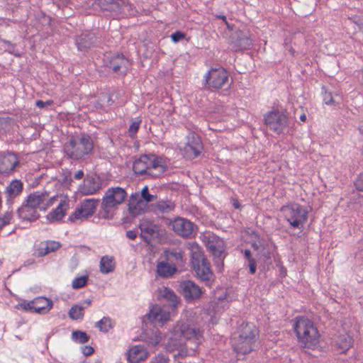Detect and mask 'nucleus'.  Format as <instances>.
<instances>
[{"label":"nucleus","mask_w":363,"mask_h":363,"mask_svg":"<svg viewBox=\"0 0 363 363\" xmlns=\"http://www.w3.org/2000/svg\"><path fill=\"white\" fill-rule=\"evenodd\" d=\"M202 338L201 332L189 324L179 321L173 329V333L166 343V349L170 352H177L174 357H185L191 354L198 347Z\"/></svg>","instance_id":"obj_1"},{"label":"nucleus","mask_w":363,"mask_h":363,"mask_svg":"<svg viewBox=\"0 0 363 363\" xmlns=\"http://www.w3.org/2000/svg\"><path fill=\"white\" fill-rule=\"evenodd\" d=\"M294 328L301 347L313 350L318 346L319 332L311 320L304 317H297Z\"/></svg>","instance_id":"obj_2"},{"label":"nucleus","mask_w":363,"mask_h":363,"mask_svg":"<svg viewBox=\"0 0 363 363\" xmlns=\"http://www.w3.org/2000/svg\"><path fill=\"white\" fill-rule=\"evenodd\" d=\"M94 149V142L90 135L80 134L72 137L64 145V152L73 160H84Z\"/></svg>","instance_id":"obj_3"},{"label":"nucleus","mask_w":363,"mask_h":363,"mask_svg":"<svg viewBox=\"0 0 363 363\" xmlns=\"http://www.w3.org/2000/svg\"><path fill=\"white\" fill-rule=\"evenodd\" d=\"M125 190L121 187H111L107 189L101 204V216L105 219H112L116 207L123 203L127 197Z\"/></svg>","instance_id":"obj_4"},{"label":"nucleus","mask_w":363,"mask_h":363,"mask_svg":"<svg viewBox=\"0 0 363 363\" xmlns=\"http://www.w3.org/2000/svg\"><path fill=\"white\" fill-rule=\"evenodd\" d=\"M285 219L289 225L294 228L301 229L308 219V211L298 203H291L281 208Z\"/></svg>","instance_id":"obj_5"},{"label":"nucleus","mask_w":363,"mask_h":363,"mask_svg":"<svg viewBox=\"0 0 363 363\" xmlns=\"http://www.w3.org/2000/svg\"><path fill=\"white\" fill-rule=\"evenodd\" d=\"M193 269L197 277L201 281L208 282L213 277L210 263L201 252H194L191 257Z\"/></svg>","instance_id":"obj_6"},{"label":"nucleus","mask_w":363,"mask_h":363,"mask_svg":"<svg viewBox=\"0 0 363 363\" xmlns=\"http://www.w3.org/2000/svg\"><path fill=\"white\" fill-rule=\"evenodd\" d=\"M55 200V196H50L48 191L43 190L30 194L27 197L26 202L28 203V206L35 209L40 208L46 210L53 204Z\"/></svg>","instance_id":"obj_7"},{"label":"nucleus","mask_w":363,"mask_h":363,"mask_svg":"<svg viewBox=\"0 0 363 363\" xmlns=\"http://www.w3.org/2000/svg\"><path fill=\"white\" fill-rule=\"evenodd\" d=\"M228 82V74L223 67L213 68L206 75V83L209 87L222 88Z\"/></svg>","instance_id":"obj_8"},{"label":"nucleus","mask_w":363,"mask_h":363,"mask_svg":"<svg viewBox=\"0 0 363 363\" xmlns=\"http://www.w3.org/2000/svg\"><path fill=\"white\" fill-rule=\"evenodd\" d=\"M97 205L98 200L94 199H85L69 216V220L74 222L75 220L86 219L94 213Z\"/></svg>","instance_id":"obj_9"},{"label":"nucleus","mask_w":363,"mask_h":363,"mask_svg":"<svg viewBox=\"0 0 363 363\" xmlns=\"http://www.w3.org/2000/svg\"><path fill=\"white\" fill-rule=\"evenodd\" d=\"M106 67L116 73L125 74L128 68V60L120 54H107L104 59Z\"/></svg>","instance_id":"obj_10"},{"label":"nucleus","mask_w":363,"mask_h":363,"mask_svg":"<svg viewBox=\"0 0 363 363\" xmlns=\"http://www.w3.org/2000/svg\"><path fill=\"white\" fill-rule=\"evenodd\" d=\"M265 124L277 133H281L286 128L287 118L279 111H270L264 116Z\"/></svg>","instance_id":"obj_11"},{"label":"nucleus","mask_w":363,"mask_h":363,"mask_svg":"<svg viewBox=\"0 0 363 363\" xmlns=\"http://www.w3.org/2000/svg\"><path fill=\"white\" fill-rule=\"evenodd\" d=\"M179 290L184 298L188 301L199 299L203 293L199 286L190 280L182 281L179 284Z\"/></svg>","instance_id":"obj_12"},{"label":"nucleus","mask_w":363,"mask_h":363,"mask_svg":"<svg viewBox=\"0 0 363 363\" xmlns=\"http://www.w3.org/2000/svg\"><path fill=\"white\" fill-rule=\"evenodd\" d=\"M170 225L179 236L190 238L193 235L194 224L186 218L178 217L170 222Z\"/></svg>","instance_id":"obj_13"},{"label":"nucleus","mask_w":363,"mask_h":363,"mask_svg":"<svg viewBox=\"0 0 363 363\" xmlns=\"http://www.w3.org/2000/svg\"><path fill=\"white\" fill-rule=\"evenodd\" d=\"M207 247L215 257L216 264L221 268L223 266L225 257L223 241L213 235L208 238Z\"/></svg>","instance_id":"obj_14"},{"label":"nucleus","mask_w":363,"mask_h":363,"mask_svg":"<svg viewBox=\"0 0 363 363\" xmlns=\"http://www.w3.org/2000/svg\"><path fill=\"white\" fill-rule=\"evenodd\" d=\"M230 45L235 51L247 49L252 45V40L247 30H236L230 38Z\"/></svg>","instance_id":"obj_15"},{"label":"nucleus","mask_w":363,"mask_h":363,"mask_svg":"<svg viewBox=\"0 0 363 363\" xmlns=\"http://www.w3.org/2000/svg\"><path fill=\"white\" fill-rule=\"evenodd\" d=\"M147 209H149V206L144 203V201H142L139 193L135 192L130 195L128 200V211L131 216L136 217L142 215Z\"/></svg>","instance_id":"obj_16"},{"label":"nucleus","mask_w":363,"mask_h":363,"mask_svg":"<svg viewBox=\"0 0 363 363\" xmlns=\"http://www.w3.org/2000/svg\"><path fill=\"white\" fill-rule=\"evenodd\" d=\"M202 150L201 142L199 137L191 135L188 138V142L184 147V155L189 159L196 157Z\"/></svg>","instance_id":"obj_17"},{"label":"nucleus","mask_w":363,"mask_h":363,"mask_svg":"<svg viewBox=\"0 0 363 363\" xmlns=\"http://www.w3.org/2000/svg\"><path fill=\"white\" fill-rule=\"evenodd\" d=\"M96 40L97 38L94 33L87 31L78 36L75 43L79 51L86 52L95 45Z\"/></svg>","instance_id":"obj_18"},{"label":"nucleus","mask_w":363,"mask_h":363,"mask_svg":"<svg viewBox=\"0 0 363 363\" xmlns=\"http://www.w3.org/2000/svg\"><path fill=\"white\" fill-rule=\"evenodd\" d=\"M255 340H252V337L242 339L237 336H233L232 345L234 350L238 354H246L253 350V345Z\"/></svg>","instance_id":"obj_19"},{"label":"nucleus","mask_w":363,"mask_h":363,"mask_svg":"<svg viewBox=\"0 0 363 363\" xmlns=\"http://www.w3.org/2000/svg\"><path fill=\"white\" fill-rule=\"evenodd\" d=\"M148 175L157 177L164 173L167 169L162 157L154 155H148Z\"/></svg>","instance_id":"obj_20"},{"label":"nucleus","mask_w":363,"mask_h":363,"mask_svg":"<svg viewBox=\"0 0 363 363\" xmlns=\"http://www.w3.org/2000/svg\"><path fill=\"white\" fill-rule=\"evenodd\" d=\"M175 206L174 201L168 199H162L156 203H151L149 206V210L155 215L167 214L173 211Z\"/></svg>","instance_id":"obj_21"},{"label":"nucleus","mask_w":363,"mask_h":363,"mask_svg":"<svg viewBox=\"0 0 363 363\" xmlns=\"http://www.w3.org/2000/svg\"><path fill=\"white\" fill-rule=\"evenodd\" d=\"M147 316L151 322L162 325L170 319V312L167 311L164 308L155 306L151 308Z\"/></svg>","instance_id":"obj_22"},{"label":"nucleus","mask_w":363,"mask_h":363,"mask_svg":"<svg viewBox=\"0 0 363 363\" xmlns=\"http://www.w3.org/2000/svg\"><path fill=\"white\" fill-rule=\"evenodd\" d=\"M18 163V159L15 154L8 153L0 157V172L9 174L15 169Z\"/></svg>","instance_id":"obj_23"},{"label":"nucleus","mask_w":363,"mask_h":363,"mask_svg":"<svg viewBox=\"0 0 363 363\" xmlns=\"http://www.w3.org/2000/svg\"><path fill=\"white\" fill-rule=\"evenodd\" d=\"M149 355L144 345H135L128 352V359L130 363H139L145 361Z\"/></svg>","instance_id":"obj_24"},{"label":"nucleus","mask_w":363,"mask_h":363,"mask_svg":"<svg viewBox=\"0 0 363 363\" xmlns=\"http://www.w3.org/2000/svg\"><path fill=\"white\" fill-rule=\"evenodd\" d=\"M233 336L242 337V339L252 337V340H257L258 331L255 325L252 323H243L238 328L237 333Z\"/></svg>","instance_id":"obj_25"},{"label":"nucleus","mask_w":363,"mask_h":363,"mask_svg":"<svg viewBox=\"0 0 363 363\" xmlns=\"http://www.w3.org/2000/svg\"><path fill=\"white\" fill-rule=\"evenodd\" d=\"M141 237L145 242L150 243L155 235L158 234V226L151 222L145 221L140 225Z\"/></svg>","instance_id":"obj_26"},{"label":"nucleus","mask_w":363,"mask_h":363,"mask_svg":"<svg viewBox=\"0 0 363 363\" xmlns=\"http://www.w3.org/2000/svg\"><path fill=\"white\" fill-rule=\"evenodd\" d=\"M164 256L166 261L172 266H175L177 268L182 266L184 262L183 252L181 250H164Z\"/></svg>","instance_id":"obj_27"},{"label":"nucleus","mask_w":363,"mask_h":363,"mask_svg":"<svg viewBox=\"0 0 363 363\" xmlns=\"http://www.w3.org/2000/svg\"><path fill=\"white\" fill-rule=\"evenodd\" d=\"M100 188L101 184L99 180L90 177L84 180L83 184L79 186V190L84 195H91L99 191Z\"/></svg>","instance_id":"obj_28"},{"label":"nucleus","mask_w":363,"mask_h":363,"mask_svg":"<svg viewBox=\"0 0 363 363\" xmlns=\"http://www.w3.org/2000/svg\"><path fill=\"white\" fill-rule=\"evenodd\" d=\"M23 191V183L18 179L13 180L6 188L4 194L6 202L11 203Z\"/></svg>","instance_id":"obj_29"},{"label":"nucleus","mask_w":363,"mask_h":363,"mask_svg":"<svg viewBox=\"0 0 363 363\" xmlns=\"http://www.w3.org/2000/svg\"><path fill=\"white\" fill-rule=\"evenodd\" d=\"M61 245L55 241L42 242L35 252L37 257H43L60 247Z\"/></svg>","instance_id":"obj_30"},{"label":"nucleus","mask_w":363,"mask_h":363,"mask_svg":"<svg viewBox=\"0 0 363 363\" xmlns=\"http://www.w3.org/2000/svg\"><path fill=\"white\" fill-rule=\"evenodd\" d=\"M34 300V312L39 314H45L52 308V300L45 297H37Z\"/></svg>","instance_id":"obj_31"},{"label":"nucleus","mask_w":363,"mask_h":363,"mask_svg":"<svg viewBox=\"0 0 363 363\" xmlns=\"http://www.w3.org/2000/svg\"><path fill=\"white\" fill-rule=\"evenodd\" d=\"M17 213L20 218L26 220H35L39 217L36 209L28 206L27 202L18 209Z\"/></svg>","instance_id":"obj_32"},{"label":"nucleus","mask_w":363,"mask_h":363,"mask_svg":"<svg viewBox=\"0 0 363 363\" xmlns=\"http://www.w3.org/2000/svg\"><path fill=\"white\" fill-rule=\"evenodd\" d=\"M148 161L149 156L147 155H141L135 160L133 164L134 172L137 174H148Z\"/></svg>","instance_id":"obj_33"},{"label":"nucleus","mask_w":363,"mask_h":363,"mask_svg":"<svg viewBox=\"0 0 363 363\" xmlns=\"http://www.w3.org/2000/svg\"><path fill=\"white\" fill-rule=\"evenodd\" d=\"M177 268L175 266H172L167 261L160 262L157 264V274L159 277L162 278H168L173 276Z\"/></svg>","instance_id":"obj_34"},{"label":"nucleus","mask_w":363,"mask_h":363,"mask_svg":"<svg viewBox=\"0 0 363 363\" xmlns=\"http://www.w3.org/2000/svg\"><path fill=\"white\" fill-rule=\"evenodd\" d=\"M68 208V202H67L65 200L62 201L57 207L48 214V218L50 221L60 220L65 216Z\"/></svg>","instance_id":"obj_35"},{"label":"nucleus","mask_w":363,"mask_h":363,"mask_svg":"<svg viewBox=\"0 0 363 363\" xmlns=\"http://www.w3.org/2000/svg\"><path fill=\"white\" fill-rule=\"evenodd\" d=\"M352 343L353 339L348 333L341 334L335 339V345L341 352H345L350 349Z\"/></svg>","instance_id":"obj_36"},{"label":"nucleus","mask_w":363,"mask_h":363,"mask_svg":"<svg viewBox=\"0 0 363 363\" xmlns=\"http://www.w3.org/2000/svg\"><path fill=\"white\" fill-rule=\"evenodd\" d=\"M160 296L169 302V307L172 310H174L177 308L179 300L178 297L172 290L168 288H164L160 291Z\"/></svg>","instance_id":"obj_37"},{"label":"nucleus","mask_w":363,"mask_h":363,"mask_svg":"<svg viewBox=\"0 0 363 363\" xmlns=\"http://www.w3.org/2000/svg\"><path fill=\"white\" fill-rule=\"evenodd\" d=\"M115 269L114 259L111 257L104 256L100 261V271L103 274L111 272Z\"/></svg>","instance_id":"obj_38"},{"label":"nucleus","mask_w":363,"mask_h":363,"mask_svg":"<svg viewBox=\"0 0 363 363\" xmlns=\"http://www.w3.org/2000/svg\"><path fill=\"white\" fill-rule=\"evenodd\" d=\"M144 341L153 347L157 345L161 341L160 333L157 330H152L150 334L146 335Z\"/></svg>","instance_id":"obj_39"},{"label":"nucleus","mask_w":363,"mask_h":363,"mask_svg":"<svg viewBox=\"0 0 363 363\" xmlns=\"http://www.w3.org/2000/svg\"><path fill=\"white\" fill-rule=\"evenodd\" d=\"M96 326L102 332H108L113 326V322L108 317H104L96 323Z\"/></svg>","instance_id":"obj_40"},{"label":"nucleus","mask_w":363,"mask_h":363,"mask_svg":"<svg viewBox=\"0 0 363 363\" xmlns=\"http://www.w3.org/2000/svg\"><path fill=\"white\" fill-rule=\"evenodd\" d=\"M97 4L102 10H114L119 6V2L114 0H97Z\"/></svg>","instance_id":"obj_41"},{"label":"nucleus","mask_w":363,"mask_h":363,"mask_svg":"<svg viewBox=\"0 0 363 363\" xmlns=\"http://www.w3.org/2000/svg\"><path fill=\"white\" fill-rule=\"evenodd\" d=\"M84 314V307L79 305L72 306L69 311V317L72 320L82 319Z\"/></svg>","instance_id":"obj_42"},{"label":"nucleus","mask_w":363,"mask_h":363,"mask_svg":"<svg viewBox=\"0 0 363 363\" xmlns=\"http://www.w3.org/2000/svg\"><path fill=\"white\" fill-rule=\"evenodd\" d=\"M72 338L78 343L84 344L89 341V336L85 332L75 330L72 333Z\"/></svg>","instance_id":"obj_43"},{"label":"nucleus","mask_w":363,"mask_h":363,"mask_svg":"<svg viewBox=\"0 0 363 363\" xmlns=\"http://www.w3.org/2000/svg\"><path fill=\"white\" fill-rule=\"evenodd\" d=\"M140 199L144 201V203L152 202L157 199V195H153L149 193V188L147 186H145L140 194Z\"/></svg>","instance_id":"obj_44"},{"label":"nucleus","mask_w":363,"mask_h":363,"mask_svg":"<svg viewBox=\"0 0 363 363\" xmlns=\"http://www.w3.org/2000/svg\"><path fill=\"white\" fill-rule=\"evenodd\" d=\"M141 123L140 118H135V121H132L128 128V134L130 138H134L136 133L138 132Z\"/></svg>","instance_id":"obj_45"},{"label":"nucleus","mask_w":363,"mask_h":363,"mask_svg":"<svg viewBox=\"0 0 363 363\" xmlns=\"http://www.w3.org/2000/svg\"><path fill=\"white\" fill-rule=\"evenodd\" d=\"M87 279H88V276H82V277L75 278L72 281V288L77 289H80V288L84 286L86 284Z\"/></svg>","instance_id":"obj_46"},{"label":"nucleus","mask_w":363,"mask_h":363,"mask_svg":"<svg viewBox=\"0 0 363 363\" xmlns=\"http://www.w3.org/2000/svg\"><path fill=\"white\" fill-rule=\"evenodd\" d=\"M13 218L11 211H6L3 216L0 217V230L6 225H9Z\"/></svg>","instance_id":"obj_47"},{"label":"nucleus","mask_w":363,"mask_h":363,"mask_svg":"<svg viewBox=\"0 0 363 363\" xmlns=\"http://www.w3.org/2000/svg\"><path fill=\"white\" fill-rule=\"evenodd\" d=\"M349 19L352 20L356 25H357L359 28L363 32V16L362 17L355 15L350 17Z\"/></svg>","instance_id":"obj_48"},{"label":"nucleus","mask_w":363,"mask_h":363,"mask_svg":"<svg viewBox=\"0 0 363 363\" xmlns=\"http://www.w3.org/2000/svg\"><path fill=\"white\" fill-rule=\"evenodd\" d=\"M170 37L174 43H178L185 38V34L181 31H176Z\"/></svg>","instance_id":"obj_49"},{"label":"nucleus","mask_w":363,"mask_h":363,"mask_svg":"<svg viewBox=\"0 0 363 363\" xmlns=\"http://www.w3.org/2000/svg\"><path fill=\"white\" fill-rule=\"evenodd\" d=\"M354 186L358 191H363V172L357 178Z\"/></svg>","instance_id":"obj_50"},{"label":"nucleus","mask_w":363,"mask_h":363,"mask_svg":"<svg viewBox=\"0 0 363 363\" xmlns=\"http://www.w3.org/2000/svg\"><path fill=\"white\" fill-rule=\"evenodd\" d=\"M323 101L328 105H333L335 103L331 93L325 92L323 95Z\"/></svg>","instance_id":"obj_51"},{"label":"nucleus","mask_w":363,"mask_h":363,"mask_svg":"<svg viewBox=\"0 0 363 363\" xmlns=\"http://www.w3.org/2000/svg\"><path fill=\"white\" fill-rule=\"evenodd\" d=\"M34 300L30 301L24 302L21 304V306L26 311H33L34 312Z\"/></svg>","instance_id":"obj_52"},{"label":"nucleus","mask_w":363,"mask_h":363,"mask_svg":"<svg viewBox=\"0 0 363 363\" xmlns=\"http://www.w3.org/2000/svg\"><path fill=\"white\" fill-rule=\"evenodd\" d=\"M52 104V101H50V100H48L47 101H43L41 100H38L35 102L36 106L40 108H43L48 106H50Z\"/></svg>","instance_id":"obj_53"},{"label":"nucleus","mask_w":363,"mask_h":363,"mask_svg":"<svg viewBox=\"0 0 363 363\" xmlns=\"http://www.w3.org/2000/svg\"><path fill=\"white\" fill-rule=\"evenodd\" d=\"M249 268H250V272L252 274H254L255 272H256V269H257V265H256V262L255 259H250V261H249Z\"/></svg>","instance_id":"obj_54"},{"label":"nucleus","mask_w":363,"mask_h":363,"mask_svg":"<svg viewBox=\"0 0 363 363\" xmlns=\"http://www.w3.org/2000/svg\"><path fill=\"white\" fill-rule=\"evenodd\" d=\"M94 351L93 347L91 346H85L82 350L83 354L86 356L91 355Z\"/></svg>","instance_id":"obj_55"},{"label":"nucleus","mask_w":363,"mask_h":363,"mask_svg":"<svg viewBox=\"0 0 363 363\" xmlns=\"http://www.w3.org/2000/svg\"><path fill=\"white\" fill-rule=\"evenodd\" d=\"M137 232L135 230H128L126 232V236L130 240H135L137 238Z\"/></svg>","instance_id":"obj_56"},{"label":"nucleus","mask_w":363,"mask_h":363,"mask_svg":"<svg viewBox=\"0 0 363 363\" xmlns=\"http://www.w3.org/2000/svg\"><path fill=\"white\" fill-rule=\"evenodd\" d=\"M84 177V172L82 170L77 171L74 176L75 179H81Z\"/></svg>","instance_id":"obj_57"},{"label":"nucleus","mask_w":363,"mask_h":363,"mask_svg":"<svg viewBox=\"0 0 363 363\" xmlns=\"http://www.w3.org/2000/svg\"><path fill=\"white\" fill-rule=\"evenodd\" d=\"M244 255L245 257L248 260V262L250 261V259H254L251 257V252L250 250H245L244 252Z\"/></svg>","instance_id":"obj_58"},{"label":"nucleus","mask_w":363,"mask_h":363,"mask_svg":"<svg viewBox=\"0 0 363 363\" xmlns=\"http://www.w3.org/2000/svg\"><path fill=\"white\" fill-rule=\"evenodd\" d=\"M91 303V299H87V300H85L82 303V305L80 306V307H84V310L85 308H86L87 307H89Z\"/></svg>","instance_id":"obj_59"},{"label":"nucleus","mask_w":363,"mask_h":363,"mask_svg":"<svg viewBox=\"0 0 363 363\" xmlns=\"http://www.w3.org/2000/svg\"><path fill=\"white\" fill-rule=\"evenodd\" d=\"M300 120L303 122L306 121V116L303 113L300 116Z\"/></svg>","instance_id":"obj_60"},{"label":"nucleus","mask_w":363,"mask_h":363,"mask_svg":"<svg viewBox=\"0 0 363 363\" xmlns=\"http://www.w3.org/2000/svg\"><path fill=\"white\" fill-rule=\"evenodd\" d=\"M233 206L235 208H240V203L238 201H235L233 202Z\"/></svg>","instance_id":"obj_61"},{"label":"nucleus","mask_w":363,"mask_h":363,"mask_svg":"<svg viewBox=\"0 0 363 363\" xmlns=\"http://www.w3.org/2000/svg\"><path fill=\"white\" fill-rule=\"evenodd\" d=\"M218 18L225 21L226 24L228 25V27L229 28V25L228 24V23L226 21V17L225 16H218Z\"/></svg>","instance_id":"obj_62"},{"label":"nucleus","mask_w":363,"mask_h":363,"mask_svg":"<svg viewBox=\"0 0 363 363\" xmlns=\"http://www.w3.org/2000/svg\"><path fill=\"white\" fill-rule=\"evenodd\" d=\"M358 130H359V133H360L362 135H363V125H362L359 126Z\"/></svg>","instance_id":"obj_63"},{"label":"nucleus","mask_w":363,"mask_h":363,"mask_svg":"<svg viewBox=\"0 0 363 363\" xmlns=\"http://www.w3.org/2000/svg\"><path fill=\"white\" fill-rule=\"evenodd\" d=\"M290 51L291 52V54L294 53V50L292 49H291Z\"/></svg>","instance_id":"obj_64"}]
</instances>
